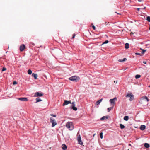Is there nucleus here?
<instances>
[{
	"mask_svg": "<svg viewBox=\"0 0 150 150\" xmlns=\"http://www.w3.org/2000/svg\"><path fill=\"white\" fill-rule=\"evenodd\" d=\"M32 71L30 69H29L28 71V73L30 75L32 74Z\"/></svg>",
	"mask_w": 150,
	"mask_h": 150,
	"instance_id": "b1692460",
	"label": "nucleus"
},
{
	"mask_svg": "<svg viewBox=\"0 0 150 150\" xmlns=\"http://www.w3.org/2000/svg\"><path fill=\"white\" fill-rule=\"evenodd\" d=\"M71 108L75 111H76L77 110V108L75 106H71Z\"/></svg>",
	"mask_w": 150,
	"mask_h": 150,
	"instance_id": "412c9836",
	"label": "nucleus"
},
{
	"mask_svg": "<svg viewBox=\"0 0 150 150\" xmlns=\"http://www.w3.org/2000/svg\"><path fill=\"white\" fill-rule=\"evenodd\" d=\"M105 25H107L108 24V23H107L106 22H105Z\"/></svg>",
	"mask_w": 150,
	"mask_h": 150,
	"instance_id": "79ce46f5",
	"label": "nucleus"
},
{
	"mask_svg": "<svg viewBox=\"0 0 150 150\" xmlns=\"http://www.w3.org/2000/svg\"><path fill=\"white\" fill-rule=\"evenodd\" d=\"M17 83L16 81H14L13 82V85H15V84H17Z\"/></svg>",
	"mask_w": 150,
	"mask_h": 150,
	"instance_id": "473e14b6",
	"label": "nucleus"
},
{
	"mask_svg": "<svg viewBox=\"0 0 150 150\" xmlns=\"http://www.w3.org/2000/svg\"><path fill=\"white\" fill-rule=\"evenodd\" d=\"M18 100H19L23 101H27L28 100L27 98L26 97H22L18 98Z\"/></svg>",
	"mask_w": 150,
	"mask_h": 150,
	"instance_id": "0eeeda50",
	"label": "nucleus"
},
{
	"mask_svg": "<svg viewBox=\"0 0 150 150\" xmlns=\"http://www.w3.org/2000/svg\"><path fill=\"white\" fill-rule=\"evenodd\" d=\"M109 41H108V40H106L103 43V44H106V43H107Z\"/></svg>",
	"mask_w": 150,
	"mask_h": 150,
	"instance_id": "7c9ffc66",
	"label": "nucleus"
},
{
	"mask_svg": "<svg viewBox=\"0 0 150 150\" xmlns=\"http://www.w3.org/2000/svg\"><path fill=\"white\" fill-rule=\"evenodd\" d=\"M144 146L146 148H148L150 147L149 144L147 143H145Z\"/></svg>",
	"mask_w": 150,
	"mask_h": 150,
	"instance_id": "f3484780",
	"label": "nucleus"
},
{
	"mask_svg": "<svg viewBox=\"0 0 150 150\" xmlns=\"http://www.w3.org/2000/svg\"><path fill=\"white\" fill-rule=\"evenodd\" d=\"M102 100L103 99L102 98L99 100L97 101L96 103V105H98L102 101Z\"/></svg>",
	"mask_w": 150,
	"mask_h": 150,
	"instance_id": "2eb2a0df",
	"label": "nucleus"
},
{
	"mask_svg": "<svg viewBox=\"0 0 150 150\" xmlns=\"http://www.w3.org/2000/svg\"><path fill=\"white\" fill-rule=\"evenodd\" d=\"M141 76L140 75H136V76H135V78H136V79H138V78H139Z\"/></svg>",
	"mask_w": 150,
	"mask_h": 150,
	"instance_id": "a878e982",
	"label": "nucleus"
},
{
	"mask_svg": "<svg viewBox=\"0 0 150 150\" xmlns=\"http://www.w3.org/2000/svg\"><path fill=\"white\" fill-rule=\"evenodd\" d=\"M77 140L78 143L79 144L81 145H82L83 144V143L82 141L81 140V138L80 135H79V137H78L77 138Z\"/></svg>",
	"mask_w": 150,
	"mask_h": 150,
	"instance_id": "1a4fd4ad",
	"label": "nucleus"
},
{
	"mask_svg": "<svg viewBox=\"0 0 150 150\" xmlns=\"http://www.w3.org/2000/svg\"><path fill=\"white\" fill-rule=\"evenodd\" d=\"M50 115H51L53 117H56V115H53V114H51Z\"/></svg>",
	"mask_w": 150,
	"mask_h": 150,
	"instance_id": "e433bc0d",
	"label": "nucleus"
},
{
	"mask_svg": "<svg viewBox=\"0 0 150 150\" xmlns=\"http://www.w3.org/2000/svg\"><path fill=\"white\" fill-rule=\"evenodd\" d=\"M108 116H104L102 117L101 119L100 120H104L105 119H107L108 118Z\"/></svg>",
	"mask_w": 150,
	"mask_h": 150,
	"instance_id": "dca6fc26",
	"label": "nucleus"
},
{
	"mask_svg": "<svg viewBox=\"0 0 150 150\" xmlns=\"http://www.w3.org/2000/svg\"><path fill=\"white\" fill-rule=\"evenodd\" d=\"M135 54L136 55H140V56L142 55V54H140L139 53H135Z\"/></svg>",
	"mask_w": 150,
	"mask_h": 150,
	"instance_id": "2f4dec72",
	"label": "nucleus"
},
{
	"mask_svg": "<svg viewBox=\"0 0 150 150\" xmlns=\"http://www.w3.org/2000/svg\"><path fill=\"white\" fill-rule=\"evenodd\" d=\"M69 103H71V101H67L65 100L64 102L63 105H66Z\"/></svg>",
	"mask_w": 150,
	"mask_h": 150,
	"instance_id": "9b49d317",
	"label": "nucleus"
},
{
	"mask_svg": "<svg viewBox=\"0 0 150 150\" xmlns=\"http://www.w3.org/2000/svg\"><path fill=\"white\" fill-rule=\"evenodd\" d=\"M127 60V59L126 58H124L123 59H120L118 60L119 62H122V61H125Z\"/></svg>",
	"mask_w": 150,
	"mask_h": 150,
	"instance_id": "5701e85b",
	"label": "nucleus"
},
{
	"mask_svg": "<svg viewBox=\"0 0 150 150\" xmlns=\"http://www.w3.org/2000/svg\"><path fill=\"white\" fill-rule=\"evenodd\" d=\"M143 63L144 64H146V61H143Z\"/></svg>",
	"mask_w": 150,
	"mask_h": 150,
	"instance_id": "4c0bfd02",
	"label": "nucleus"
},
{
	"mask_svg": "<svg viewBox=\"0 0 150 150\" xmlns=\"http://www.w3.org/2000/svg\"><path fill=\"white\" fill-rule=\"evenodd\" d=\"M66 127L69 130H72L74 128L73 123L71 122H69L66 124Z\"/></svg>",
	"mask_w": 150,
	"mask_h": 150,
	"instance_id": "f257e3e1",
	"label": "nucleus"
},
{
	"mask_svg": "<svg viewBox=\"0 0 150 150\" xmlns=\"http://www.w3.org/2000/svg\"><path fill=\"white\" fill-rule=\"evenodd\" d=\"M125 48L126 49H127L129 48V44L128 43H126L125 44Z\"/></svg>",
	"mask_w": 150,
	"mask_h": 150,
	"instance_id": "a211bd4d",
	"label": "nucleus"
},
{
	"mask_svg": "<svg viewBox=\"0 0 150 150\" xmlns=\"http://www.w3.org/2000/svg\"><path fill=\"white\" fill-rule=\"evenodd\" d=\"M117 99L116 97L114 98L113 99H110V104L113 106H114L115 103V101L117 100Z\"/></svg>",
	"mask_w": 150,
	"mask_h": 150,
	"instance_id": "39448f33",
	"label": "nucleus"
},
{
	"mask_svg": "<svg viewBox=\"0 0 150 150\" xmlns=\"http://www.w3.org/2000/svg\"><path fill=\"white\" fill-rule=\"evenodd\" d=\"M148 87H150V85L149 86H148Z\"/></svg>",
	"mask_w": 150,
	"mask_h": 150,
	"instance_id": "49530a36",
	"label": "nucleus"
},
{
	"mask_svg": "<svg viewBox=\"0 0 150 150\" xmlns=\"http://www.w3.org/2000/svg\"><path fill=\"white\" fill-rule=\"evenodd\" d=\"M145 128L146 126L144 125H143L141 126L140 129L141 130H143L145 129Z\"/></svg>",
	"mask_w": 150,
	"mask_h": 150,
	"instance_id": "ddd939ff",
	"label": "nucleus"
},
{
	"mask_svg": "<svg viewBox=\"0 0 150 150\" xmlns=\"http://www.w3.org/2000/svg\"><path fill=\"white\" fill-rule=\"evenodd\" d=\"M128 150H129V149H128Z\"/></svg>",
	"mask_w": 150,
	"mask_h": 150,
	"instance_id": "09e8293b",
	"label": "nucleus"
},
{
	"mask_svg": "<svg viewBox=\"0 0 150 150\" xmlns=\"http://www.w3.org/2000/svg\"><path fill=\"white\" fill-rule=\"evenodd\" d=\"M146 20L149 22H150V17L148 16L146 17Z\"/></svg>",
	"mask_w": 150,
	"mask_h": 150,
	"instance_id": "393cba45",
	"label": "nucleus"
},
{
	"mask_svg": "<svg viewBox=\"0 0 150 150\" xmlns=\"http://www.w3.org/2000/svg\"><path fill=\"white\" fill-rule=\"evenodd\" d=\"M146 99V100H147V102H148L149 101V99H148V98H147V97L146 96H143V97H142L141 98V100L140 101V103H142V100H143L144 99Z\"/></svg>",
	"mask_w": 150,
	"mask_h": 150,
	"instance_id": "6e6552de",
	"label": "nucleus"
},
{
	"mask_svg": "<svg viewBox=\"0 0 150 150\" xmlns=\"http://www.w3.org/2000/svg\"><path fill=\"white\" fill-rule=\"evenodd\" d=\"M92 28H93V29L94 30H95L96 29V27H95L93 25L92 26Z\"/></svg>",
	"mask_w": 150,
	"mask_h": 150,
	"instance_id": "c9c22d12",
	"label": "nucleus"
},
{
	"mask_svg": "<svg viewBox=\"0 0 150 150\" xmlns=\"http://www.w3.org/2000/svg\"><path fill=\"white\" fill-rule=\"evenodd\" d=\"M25 48V46L24 45H21L20 47V50L21 51H23Z\"/></svg>",
	"mask_w": 150,
	"mask_h": 150,
	"instance_id": "9d476101",
	"label": "nucleus"
},
{
	"mask_svg": "<svg viewBox=\"0 0 150 150\" xmlns=\"http://www.w3.org/2000/svg\"><path fill=\"white\" fill-rule=\"evenodd\" d=\"M113 106L112 107H110V108H108V112H110L112 108H113Z\"/></svg>",
	"mask_w": 150,
	"mask_h": 150,
	"instance_id": "cd10ccee",
	"label": "nucleus"
},
{
	"mask_svg": "<svg viewBox=\"0 0 150 150\" xmlns=\"http://www.w3.org/2000/svg\"><path fill=\"white\" fill-rule=\"evenodd\" d=\"M120 128L121 129H123L124 128H125V126L124 125H123L121 124H120Z\"/></svg>",
	"mask_w": 150,
	"mask_h": 150,
	"instance_id": "4be33fe9",
	"label": "nucleus"
},
{
	"mask_svg": "<svg viewBox=\"0 0 150 150\" xmlns=\"http://www.w3.org/2000/svg\"><path fill=\"white\" fill-rule=\"evenodd\" d=\"M33 45H34V43H33L32 44Z\"/></svg>",
	"mask_w": 150,
	"mask_h": 150,
	"instance_id": "a18cd8bd",
	"label": "nucleus"
},
{
	"mask_svg": "<svg viewBox=\"0 0 150 150\" xmlns=\"http://www.w3.org/2000/svg\"><path fill=\"white\" fill-rule=\"evenodd\" d=\"M149 30H150V27H149Z\"/></svg>",
	"mask_w": 150,
	"mask_h": 150,
	"instance_id": "de8ad7c7",
	"label": "nucleus"
},
{
	"mask_svg": "<svg viewBox=\"0 0 150 150\" xmlns=\"http://www.w3.org/2000/svg\"><path fill=\"white\" fill-rule=\"evenodd\" d=\"M32 76L35 79H37L38 75L37 74L33 73L32 74Z\"/></svg>",
	"mask_w": 150,
	"mask_h": 150,
	"instance_id": "4468645a",
	"label": "nucleus"
},
{
	"mask_svg": "<svg viewBox=\"0 0 150 150\" xmlns=\"http://www.w3.org/2000/svg\"><path fill=\"white\" fill-rule=\"evenodd\" d=\"M129 119V117L127 116H126L124 117V119L125 121H127Z\"/></svg>",
	"mask_w": 150,
	"mask_h": 150,
	"instance_id": "aec40b11",
	"label": "nucleus"
},
{
	"mask_svg": "<svg viewBox=\"0 0 150 150\" xmlns=\"http://www.w3.org/2000/svg\"><path fill=\"white\" fill-rule=\"evenodd\" d=\"M137 9L138 11H139L140 10V8H137Z\"/></svg>",
	"mask_w": 150,
	"mask_h": 150,
	"instance_id": "ea45409f",
	"label": "nucleus"
},
{
	"mask_svg": "<svg viewBox=\"0 0 150 150\" xmlns=\"http://www.w3.org/2000/svg\"><path fill=\"white\" fill-rule=\"evenodd\" d=\"M62 148L63 150H66L67 149V147L65 144H63L62 145Z\"/></svg>",
	"mask_w": 150,
	"mask_h": 150,
	"instance_id": "f8f14e48",
	"label": "nucleus"
},
{
	"mask_svg": "<svg viewBox=\"0 0 150 150\" xmlns=\"http://www.w3.org/2000/svg\"><path fill=\"white\" fill-rule=\"evenodd\" d=\"M114 83L116 82V83H117V81H114Z\"/></svg>",
	"mask_w": 150,
	"mask_h": 150,
	"instance_id": "37998d69",
	"label": "nucleus"
},
{
	"mask_svg": "<svg viewBox=\"0 0 150 150\" xmlns=\"http://www.w3.org/2000/svg\"><path fill=\"white\" fill-rule=\"evenodd\" d=\"M140 50L142 51V50H143V49H142L141 48H140Z\"/></svg>",
	"mask_w": 150,
	"mask_h": 150,
	"instance_id": "c03bdc74",
	"label": "nucleus"
},
{
	"mask_svg": "<svg viewBox=\"0 0 150 150\" xmlns=\"http://www.w3.org/2000/svg\"><path fill=\"white\" fill-rule=\"evenodd\" d=\"M75 102H72V106H75Z\"/></svg>",
	"mask_w": 150,
	"mask_h": 150,
	"instance_id": "72a5a7b5",
	"label": "nucleus"
},
{
	"mask_svg": "<svg viewBox=\"0 0 150 150\" xmlns=\"http://www.w3.org/2000/svg\"><path fill=\"white\" fill-rule=\"evenodd\" d=\"M100 138L101 139H102L103 138V133L101 132V133H100Z\"/></svg>",
	"mask_w": 150,
	"mask_h": 150,
	"instance_id": "c85d7f7f",
	"label": "nucleus"
},
{
	"mask_svg": "<svg viewBox=\"0 0 150 150\" xmlns=\"http://www.w3.org/2000/svg\"><path fill=\"white\" fill-rule=\"evenodd\" d=\"M43 95L42 93L40 92H37L35 93L34 96L35 97L41 96Z\"/></svg>",
	"mask_w": 150,
	"mask_h": 150,
	"instance_id": "423d86ee",
	"label": "nucleus"
},
{
	"mask_svg": "<svg viewBox=\"0 0 150 150\" xmlns=\"http://www.w3.org/2000/svg\"><path fill=\"white\" fill-rule=\"evenodd\" d=\"M50 122L52 123V127H54L57 125V123L55 120L52 117L50 118Z\"/></svg>",
	"mask_w": 150,
	"mask_h": 150,
	"instance_id": "7ed1b4c3",
	"label": "nucleus"
},
{
	"mask_svg": "<svg viewBox=\"0 0 150 150\" xmlns=\"http://www.w3.org/2000/svg\"><path fill=\"white\" fill-rule=\"evenodd\" d=\"M6 70V68L5 67H3L2 70V71H3Z\"/></svg>",
	"mask_w": 150,
	"mask_h": 150,
	"instance_id": "c756f323",
	"label": "nucleus"
},
{
	"mask_svg": "<svg viewBox=\"0 0 150 150\" xmlns=\"http://www.w3.org/2000/svg\"><path fill=\"white\" fill-rule=\"evenodd\" d=\"M36 103H37L40 101H41L42 100L40 99L39 98H36Z\"/></svg>",
	"mask_w": 150,
	"mask_h": 150,
	"instance_id": "6ab92c4d",
	"label": "nucleus"
},
{
	"mask_svg": "<svg viewBox=\"0 0 150 150\" xmlns=\"http://www.w3.org/2000/svg\"><path fill=\"white\" fill-rule=\"evenodd\" d=\"M69 79L73 81L76 82L79 81V78L77 76H74L70 77Z\"/></svg>",
	"mask_w": 150,
	"mask_h": 150,
	"instance_id": "f03ea898",
	"label": "nucleus"
},
{
	"mask_svg": "<svg viewBox=\"0 0 150 150\" xmlns=\"http://www.w3.org/2000/svg\"><path fill=\"white\" fill-rule=\"evenodd\" d=\"M75 35H76L75 34H74L73 35V36H72V39H74V37H75Z\"/></svg>",
	"mask_w": 150,
	"mask_h": 150,
	"instance_id": "f704fd0d",
	"label": "nucleus"
},
{
	"mask_svg": "<svg viewBox=\"0 0 150 150\" xmlns=\"http://www.w3.org/2000/svg\"><path fill=\"white\" fill-rule=\"evenodd\" d=\"M146 8V7H145L143 8L142 9H145Z\"/></svg>",
	"mask_w": 150,
	"mask_h": 150,
	"instance_id": "a19ab883",
	"label": "nucleus"
},
{
	"mask_svg": "<svg viewBox=\"0 0 150 150\" xmlns=\"http://www.w3.org/2000/svg\"><path fill=\"white\" fill-rule=\"evenodd\" d=\"M138 0V1L140 2L142 1V0Z\"/></svg>",
	"mask_w": 150,
	"mask_h": 150,
	"instance_id": "58836bf2",
	"label": "nucleus"
},
{
	"mask_svg": "<svg viewBox=\"0 0 150 150\" xmlns=\"http://www.w3.org/2000/svg\"><path fill=\"white\" fill-rule=\"evenodd\" d=\"M125 96L127 98H130L129 100L130 101H132L134 99V96L132 93L127 94Z\"/></svg>",
	"mask_w": 150,
	"mask_h": 150,
	"instance_id": "20e7f679",
	"label": "nucleus"
},
{
	"mask_svg": "<svg viewBox=\"0 0 150 150\" xmlns=\"http://www.w3.org/2000/svg\"><path fill=\"white\" fill-rule=\"evenodd\" d=\"M146 51V50H142V52L141 53V54H143L144 52Z\"/></svg>",
	"mask_w": 150,
	"mask_h": 150,
	"instance_id": "bb28decb",
	"label": "nucleus"
}]
</instances>
